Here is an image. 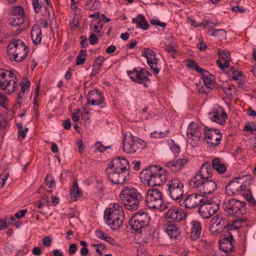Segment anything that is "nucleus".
I'll use <instances>...</instances> for the list:
<instances>
[{
    "label": "nucleus",
    "instance_id": "20e7f679",
    "mask_svg": "<svg viewBox=\"0 0 256 256\" xmlns=\"http://www.w3.org/2000/svg\"><path fill=\"white\" fill-rule=\"evenodd\" d=\"M7 48L9 59L16 62L23 60L27 56L29 50L28 47L20 39L11 41L8 44Z\"/></svg>",
    "mask_w": 256,
    "mask_h": 256
},
{
    "label": "nucleus",
    "instance_id": "5fc2aeb1",
    "mask_svg": "<svg viewBox=\"0 0 256 256\" xmlns=\"http://www.w3.org/2000/svg\"><path fill=\"white\" fill-rule=\"evenodd\" d=\"M218 225H211L210 228V230L211 234H213L214 235L218 234L221 232V230H220L218 228Z\"/></svg>",
    "mask_w": 256,
    "mask_h": 256
},
{
    "label": "nucleus",
    "instance_id": "09e8293b",
    "mask_svg": "<svg viewBox=\"0 0 256 256\" xmlns=\"http://www.w3.org/2000/svg\"><path fill=\"white\" fill-rule=\"evenodd\" d=\"M45 183L48 188H52L55 183V180L51 174L47 175L45 178Z\"/></svg>",
    "mask_w": 256,
    "mask_h": 256
},
{
    "label": "nucleus",
    "instance_id": "13d9d810",
    "mask_svg": "<svg viewBox=\"0 0 256 256\" xmlns=\"http://www.w3.org/2000/svg\"><path fill=\"white\" fill-rule=\"evenodd\" d=\"M78 250L77 245L76 244H72L69 246L68 252L70 254H74Z\"/></svg>",
    "mask_w": 256,
    "mask_h": 256
},
{
    "label": "nucleus",
    "instance_id": "0eeeda50",
    "mask_svg": "<svg viewBox=\"0 0 256 256\" xmlns=\"http://www.w3.org/2000/svg\"><path fill=\"white\" fill-rule=\"evenodd\" d=\"M16 79L12 71L0 69V87L6 94H10L14 92Z\"/></svg>",
    "mask_w": 256,
    "mask_h": 256
},
{
    "label": "nucleus",
    "instance_id": "7c9ffc66",
    "mask_svg": "<svg viewBox=\"0 0 256 256\" xmlns=\"http://www.w3.org/2000/svg\"><path fill=\"white\" fill-rule=\"evenodd\" d=\"M165 232L170 238H176L180 234L179 228L176 226V225H168Z\"/></svg>",
    "mask_w": 256,
    "mask_h": 256
},
{
    "label": "nucleus",
    "instance_id": "4c0bfd02",
    "mask_svg": "<svg viewBox=\"0 0 256 256\" xmlns=\"http://www.w3.org/2000/svg\"><path fill=\"white\" fill-rule=\"evenodd\" d=\"M168 144L170 149L174 154V155L175 157H176L177 156L180 152V147L179 146L176 145L174 141L172 140H168Z\"/></svg>",
    "mask_w": 256,
    "mask_h": 256
},
{
    "label": "nucleus",
    "instance_id": "dca6fc26",
    "mask_svg": "<svg viewBox=\"0 0 256 256\" xmlns=\"http://www.w3.org/2000/svg\"><path fill=\"white\" fill-rule=\"evenodd\" d=\"M219 206L218 202L208 200L200 206L198 212L202 218H208L218 211Z\"/></svg>",
    "mask_w": 256,
    "mask_h": 256
},
{
    "label": "nucleus",
    "instance_id": "774afa93",
    "mask_svg": "<svg viewBox=\"0 0 256 256\" xmlns=\"http://www.w3.org/2000/svg\"><path fill=\"white\" fill-rule=\"evenodd\" d=\"M198 50L200 51H202L206 50L207 47L206 44L204 43L202 40H199V44L197 46Z\"/></svg>",
    "mask_w": 256,
    "mask_h": 256
},
{
    "label": "nucleus",
    "instance_id": "69168bd1",
    "mask_svg": "<svg viewBox=\"0 0 256 256\" xmlns=\"http://www.w3.org/2000/svg\"><path fill=\"white\" fill-rule=\"evenodd\" d=\"M166 50L168 53H170V54H172V56L173 58H174V54H176V50L175 48H174V46H170L168 45H166Z\"/></svg>",
    "mask_w": 256,
    "mask_h": 256
},
{
    "label": "nucleus",
    "instance_id": "7ed1b4c3",
    "mask_svg": "<svg viewBox=\"0 0 256 256\" xmlns=\"http://www.w3.org/2000/svg\"><path fill=\"white\" fill-rule=\"evenodd\" d=\"M167 171L162 168L152 166L144 169L141 176L147 182L149 186H160L166 182Z\"/></svg>",
    "mask_w": 256,
    "mask_h": 256
},
{
    "label": "nucleus",
    "instance_id": "f03ea898",
    "mask_svg": "<svg viewBox=\"0 0 256 256\" xmlns=\"http://www.w3.org/2000/svg\"><path fill=\"white\" fill-rule=\"evenodd\" d=\"M119 198L126 208L132 211L137 210L142 200L141 193L131 186H124L120 191Z\"/></svg>",
    "mask_w": 256,
    "mask_h": 256
},
{
    "label": "nucleus",
    "instance_id": "a18cd8bd",
    "mask_svg": "<svg viewBox=\"0 0 256 256\" xmlns=\"http://www.w3.org/2000/svg\"><path fill=\"white\" fill-rule=\"evenodd\" d=\"M30 82L28 78H23L20 82V90L24 92L30 88Z\"/></svg>",
    "mask_w": 256,
    "mask_h": 256
},
{
    "label": "nucleus",
    "instance_id": "37998d69",
    "mask_svg": "<svg viewBox=\"0 0 256 256\" xmlns=\"http://www.w3.org/2000/svg\"><path fill=\"white\" fill-rule=\"evenodd\" d=\"M214 36H218L222 38H226V32L224 29H214L210 34Z\"/></svg>",
    "mask_w": 256,
    "mask_h": 256
},
{
    "label": "nucleus",
    "instance_id": "f704fd0d",
    "mask_svg": "<svg viewBox=\"0 0 256 256\" xmlns=\"http://www.w3.org/2000/svg\"><path fill=\"white\" fill-rule=\"evenodd\" d=\"M202 231L200 225H193L191 230L190 238L192 240H197L200 236Z\"/></svg>",
    "mask_w": 256,
    "mask_h": 256
},
{
    "label": "nucleus",
    "instance_id": "4468645a",
    "mask_svg": "<svg viewBox=\"0 0 256 256\" xmlns=\"http://www.w3.org/2000/svg\"><path fill=\"white\" fill-rule=\"evenodd\" d=\"M225 210L229 214L236 216L244 214L246 212L245 202L234 198L229 200L226 206Z\"/></svg>",
    "mask_w": 256,
    "mask_h": 256
},
{
    "label": "nucleus",
    "instance_id": "5701e85b",
    "mask_svg": "<svg viewBox=\"0 0 256 256\" xmlns=\"http://www.w3.org/2000/svg\"><path fill=\"white\" fill-rule=\"evenodd\" d=\"M204 198L202 194H192L187 196L184 200L183 204L188 208H191L199 206L203 202Z\"/></svg>",
    "mask_w": 256,
    "mask_h": 256
},
{
    "label": "nucleus",
    "instance_id": "8fccbe9b",
    "mask_svg": "<svg viewBox=\"0 0 256 256\" xmlns=\"http://www.w3.org/2000/svg\"><path fill=\"white\" fill-rule=\"evenodd\" d=\"M216 64L222 70H224L226 68H230V64L228 60H224L222 63V61L220 60H216Z\"/></svg>",
    "mask_w": 256,
    "mask_h": 256
},
{
    "label": "nucleus",
    "instance_id": "f8f14e48",
    "mask_svg": "<svg viewBox=\"0 0 256 256\" xmlns=\"http://www.w3.org/2000/svg\"><path fill=\"white\" fill-rule=\"evenodd\" d=\"M169 196L174 200L181 198L184 194V183L178 178H174L170 181L168 184Z\"/></svg>",
    "mask_w": 256,
    "mask_h": 256
},
{
    "label": "nucleus",
    "instance_id": "412c9836",
    "mask_svg": "<svg viewBox=\"0 0 256 256\" xmlns=\"http://www.w3.org/2000/svg\"><path fill=\"white\" fill-rule=\"evenodd\" d=\"M24 22V11L22 6L13 8L10 24L12 26H18Z\"/></svg>",
    "mask_w": 256,
    "mask_h": 256
},
{
    "label": "nucleus",
    "instance_id": "c9c22d12",
    "mask_svg": "<svg viewBox=\"0 0 256 256\" xmlns=\"http://www.w3.org/2000/svg\"><path fill=\"white\" fill-rule=\"evenodd\" d=\"M143 228L142 225H126V230L134 234H138L142 232Z\"/></svg>",
    "mask_w": 256,
    "mask_h": 256
},
{
    "label": "nucleus",
    "instance_id": "72a5a7b5",
    "mask_svg": "<svg viewBox=\"0 0 256 256\" xmlns=\"http://www.w3.org/2000/svg\"><path fill=\"white\" fill-rule=\"evenodd\" d=\"M95 234L98 238L104 240L110 244H113L114 242V240L113 238L105 234L102 230H96L95 231Z\"/></svg>",
    "mask_w": 256,
    "mask_h": 256
},
{
    "label": "nucleus",
    "instance_id": "e2e57ef3",
    "mask_svg": "<svg viewBox=\"0 0 256 256\" xmlns=\"http://www.w3.org/2000/svg\"><path fill=\"white\" fill-rule=\"evenodd\" d=\"M28 210L26 209L22 210L20 211H18L14 214L15 217H16L18 219L20 218H22L26 214V213Z\"/></svg>",
    "mask_w": 256,
    "mask_h": 256
},
{
    "label": "nucleus",
    "instance_id": "2eb2a0df",
    "mask_svg": "<svg viewBox=\"0 0 256 256\" xmlns=\"http://www.w3.org/2000/svg\"><path fill=\"white\" fill-rule=\"evenodd\" d=\"M204 138L210 148H215L220 143L222 134L217 129H208L204 132Z\"/></svg>",
    "mask_w": 256,
    "mask_h": 256
},
{
    "label": "nucleus",
    "instance_id": "a211bd4d",
    "mask_svg": "<svg viewBox=\"0 0 256 256\" xmlns=\"http://www.w3.org/2000/svg\"><path fill=\"white\" fill-rule=\"evenodd\" d=\"M234 242L235 240L231 233L222 234L219 239V248L226 253L230 252L234 250Z\"/></svg>",
    "mask_w": 256,
    "mask_h": 256
},
{
    "label": "nucleus",
    "instance_id": "b1692460",
    "mask_svg": "<svg viewBox=\"0 0 256 256\" xmlns=\"http://www.w3.org/2000/svg\"><path fill=\"white\" fill-rule=\"evenodd\" d=\"M87 104L92 106H98L104 102V96L100 91L98 90H91L88 94Z\"/></svg>",
    "mask_w": 256,
    "mask_h": 256
},
{
    "label": "nucleus",
    "instance_id": "6ab92c4d",
    "mask_svg": "<svg viewBox=\"0 0 256 256\" xmlns=\"http://www.w3.org/2000/svg\"><path fill=\"white\" fill-rule=\"evenodd\" d=\"M208 116L212 121L220 125H224L228 118L224 110L220 106L214 108L208 113Z\"/></svg>",
    "mask_w": 256,
    "mask_h": 256
},
{
    "label": "nucleus",
    "instance_id": "9d476101",
    "mask_svg": "<svg viewBox=\"0 0 256 256\" xmlns=\"http://www.w3.org/2000/svg\"><path fill=\"white\" fill-rule=\"evenodd\" d=\"M202 128L198 124L191 122L186 131L187 142L193 148L198 145L202 133Z\"/></svg>",
    "mask_w": 256,
    "mask_h": 256
},
{
    "label": "nucleus",
    "instance_id": "bb28decb",
    "mask_svg": "<svg viewBox=\"0 0 256 256\" xmlns=\"http://www.w3.org/2000/svg\"><path fill=\"white\" fill-rule=\"evenodd\" d=\"M150 217L147 213L138 212L133 214L129 220V224H148Z\"/></svg>",
    "mask_w": 256,
    "mask_h": 256
},
{
    "label": "nucleus",
    "instance_id": "603ef678",
    "mask_svg": "<svg viewBox=\"0 0 256 256\" xmlns=\"http://www.w3.org/2000/svg\"><path fill=\"white\" fill-rule=\"evenodd\" d=\"M168 133V131L166 130L165 132L154 131V132L150 134L151 137L154 138H164Z\"/></svg>",
    "mask_w": 256,
    "mask_h": 256
},
{
    "label": "nucleus",
    "instance_id": "ea45409f",
    "mask_svg": "<svg viewBox=\"0 0 256 256\" xmlns=\"http://www.w3.org/2000/svg\"><path fill=\"white\" fill-rule=\"evenodd\" d=\"M217 54L220 57L224 60L230 61L231 58L230 57V52L226 50L218 49L217 52Z\"/></svg>",
    "mask_w": 256,
    "mask_h": 256
},
{
    "label": "nucleus",
    "instance_id": "052dcab7",
    "mask_svg": "<svg viewBox=\"0 0 256 256\" xmlns=\"http://www.w3.org/2000/svg\"><path fill=\"white\" fill-rule=\"evenodd\" d=\"M197 65V63L193 60H186V66L187 67L194 70Z\"/></svg>",
    "mask_w": 256,
    "mask_h": 256
},
{
    "label": "nucleus",
    "instance_id": "4be33fe9",
    "mask_svg": "<svg viewBox=\"0 0 256 256\" xmlns=\"http://www.w3.org/2000/svg\"><path fill=\"white\" fill-rule=\"evenodd\" d=\"M106 168L116 171L130 170V166L126 158L119 157L112 160Z\"/></svg>",
    "mask_w": 256,
    "mask_h": 256
},
{
    "label": "nucleus",
    "instance_id": "680f3d73",
    "mask_svg": "<svg viewBox=\"0 0 256 256\" xmlns=\"http://www.w3.org/2000/svg\"><path fill=\"white\" fill-rule=\"evenodd\" d=\"M233 224L235 223H243V222H249V220L246 216H242L240 218H238L232 221Z\"/></svg>",
    "mask_w": 256,
    "mask_h": 256
},
{
    "label": "nucleus",
    "instance_id": "0e129e2a",
    "mask_svg": "<svg viewBox=\"0 0 256 256\" xmlns=\"http://www.w3.org/2000/svg\"><path fill=\"white\" fill-rule=\"evenodd\" d=\"M151 24L152 25H156L160 26L162 27H165L166 26V24L164 22H162L160 21L156 20V19H152L150 20Z\"/></svg>",
    "mask_w": 256,
    "mask_h": 256
},
{
    "label": "nucleus",
    "instance_id": "58836bf2",
    "mask_svg": "<svg viewBox=\"0 0 256 256\" xmlns=\"http://www.w3.org/2000/svg\"><path fill=\"white\" fill-rule=\"evenodd\" d=\"M243 195L247 200L248 202L252 205L256 206V200L254 199L252 195V192L248 189L247 190V188L246 190H243Z\"/></svg>",
    "mask_w": 256,
    "mask_h": 256
},
{
    "label": "nucleus",
    "instance_id": "393cba45",
    "mask_svg": "<svg viewBox=\"0 0 256 256\" xmlns=\"http://www.w3.org/2000/svg\"><path fill=\"white\" fill-rule=\"evenodd\" d=\"M202 80L204 86H202V89L199 90V92L201 93H209L214 83V76L209 74L208 72H206V74L202 76Z\"/></svg>",
    "mask_w": 256,
    "mask_h": 256
},
{
    "label": "nucleus",
    "instance_id": "e433bc0d",
    "mask_svg": "<svg viewBox=\"0 0 256 256\" xmlns=\"http://www.w3.org/2000/svg\"><path fill=\"white\" fill-rule=\"evenodd\" d=\"M226 217L224 214H218L212 219L211 224H224L226 222Z\"/></svg>",
    "mask_w": 256,
    "mask_h": 256
},
{
    "label": "nucleus",
    "instance_id": "cd10ccee",
    "mask_svg": "<svg viewBox=\"0 0 256 256\" xmlns=\"http://www.w3.org/2000/svg\"><path fill=\"white\" fill-rule=\"evenodd\" d=\"M30 36L34 44L38 45L40 43L42 38V32L38 24H35L32 26L30 32Z\"/></svg>",
    "mask_w": 256,
    "mask_h": 256
},
{
    "label": "nucleus",
    "instance_id": "338daca9",
    "mask_svg": "<svg viewBox=\"0 0 256 256\" xmlns=\"http://www.w3.org/2000/svg\"><path fill=\"white\" fill-rule=\"evenodd\" d=\"M24 92L22 90H20L18 96V102L19 105H20L23 102V99L24 96Z\"/></svg>",
    "mask_w": 256,
    "mask_h": 256
},
{
    "label": "nucleus",
    "instance_id": "39448f33",
    "mask_svg": "<svg viewBox=\"0 0 256 256\" xmlns=\"http://www.w3.org/2000/svg\"><path fill=\"white\" fill-rule=\"evenodd\" d=\"M146 147V143L139 138L133 136L130 132L124 134L122 150L126 153L134 154L140 152Z\"/></svg>",
    "mask_w": 256,
    "mask_h": 256
},
{
    "label": "nucleus",
    "instance_id": "9b49d317",
    "mask_svg": "<svg viewBox=\"0 0 256 256\" xmlns=\"http://www.w3.org/2000/svg\"><path fill=\"white\" fill-rule=\"evenodd\" d=\"M110 181L116 184H124L130 180V170L116 171L110 168L106 169Z\"/></svg>",
    "mask_w": 256,
    "mask_h": 256
},
{
    "label": "nucleus",
    "instance_id": "864d4df0",
    "mask_svg": "<svg viewBox=\"0 0 256 256\" xmlns=\"http://www.w3.org/2000/svg\"><path fill=\"white\" fill-rule=\"evenodd\" d=\"M88 40L90 44L94 45L98 42V40L94 33H91L88 37Z\"/></svg>",
    "mask_w": 256,
    "mask_h": 256
},
{
    "label": "nucleus",
    "instance_id": "ddd939ff",
    "mask_svg": "<svg viewBox=\"0 0 256 256\" xmlns=\"http://www.w3.org/2000/svg\"><path fill=\"white\" fill-rule=\"evenodd\" d=\"M128 74L133 82L143 84L145 86H148L150 83V74L142 68L140 70L134 68L132 71H128Z\"/></svg>",
    "mask_w": 256,
    "mask_h": 256
},
{
    "label": "nucleus",
    "instance_id": "c85d7f7f",
    "mask_svg": "<svg viewBox=\"0 0 256 256\" xmlns=\"http://www.w3.org/2000/svg\"><path fill=\"white\" fill-rule=\"evenodd\" d=\"M132 22L136 24L137 27L143 30H146L148 28V24L143 15L138 14L136 18L132 19Z\"/></svg>",
    "mask_w": 256,
    "mask_h": 256
},
{
    "label": "nucleus",
    "instance_id": "f3484780",
    "mask_svg": "<svg viewBox=\"0 0 256 256\" xmlns=\"http://www.w3.org/2000/svg\"><path fill=\"white\" fill-rule=\"evenodd\" d=\"M142 56L146 58L148 66L154 73L158 74L160 70V64H159V59L156 57V52L150 48H145L142 51Z\"/></svg>",
    "mask_w": 256,
    "mask_h": 256
},
{
    "label": "nucleus",
    "instance_id": "a19ab883",
    "mask_svg": "<svg viewBox=\"0 0 256 256\" xmlns=\"http://www.w3.org/2000/svg\"><path fill=\"white\" fill-rule=\"evenodd\" d=\"M86 55L87 52L86 50H80L76 58V64H84L85 62Z\"/></svg>",
    "mask_w": 256,
    "mask_h": 256
},
{
    "label": "nucleus",
    "instance_id": "6e6552de",
    "mask_svg": "<svg viewBox=\"0 0 256 256\" xmlns=\"http://www.w3.org/2000/svg\"><path fill=\"white\" fill-rule=\"evenodd\" d=\"M146 202L147 206L152 209L163 210L166 208L164 205H162L164 200L162 192L156 188H151L147 191Z\"/></svg>",
    "mask_w": 256,
    "mask_h": 256
},
{
    "label": "nucleus",
    "instance_id": "c756f323",
    "mask_svg": "<svg viewBox=\"0 0 256 256\" xmlns=\"http://www.w3.org/2000/svg\"><path fill=\"white\" fill-rule=\"evenodd\" d=\"M102 28V21L98 18L93 20L90 24L91 33L100 34Z\"/></svg>",
    "mask_w": 256,
    "mask_h": 256
},
{
    "label": "nucleus",
    "instance_id": "1a4fd4ad",
    "mask_svg": "<svg viewBox=\"0 0 256 256\" xmlns=\"http://www.w3.org/2000/svg\"><path fill=\"white\" fill-rule=\"evenodd\" d=\"M252 181L251 176L248 174L238 176L231 180L226 186L228 190L236 194L246 190Z\"/></svg>",
    "mask_w": 256,
    "mask_h": 256
},
{
    "label": "nucleus",
    "instance_id": "aec40b11",
    "mask_svg": "<svg viewBox=\"0 0 256 256\" xmlns=\"http://www.w3.org/2000/svg\"><path fill=\"white\" fill-rule=\"evenodd\" d=\"M186 214L178 208H169L165 214V218L169 222H178L186 217Z\"/></svg>",
    "mask_w": 256,
    "mask_h": 256
},
{
    "label": "nucleus",
    "instance_id": "f257e3e1",
    "mask_svg": "<svg viewBox=\"0 0 256 256\" xmlns=\"http://www.w3.org/2000/svg\"><path fill=\"white\" fill-rule=\"evenodd\" d=\"M212 174L210 162H206L190 179V186L202 194L212 192L217 188V184L216 181L212 180Z\"/></svg>",
    "mask_w": 256,
    "mask_h": 256
},
{
    "label": "nucleus",
    "instance_id": "423d86ee",
    "mask_svg": "<svg viewBox=\"0 0 256 256\" xmlns=\"http://www.w3.org/2000/svg\"><path fill=\"white\" fill-rule=\"evenodd\" d=\"M104 217L107 224H122L124 218L122 207L118 203H111Z\"/></svg>",
    "mask_w": 256,
    "mask_h": 256
},
{
    "label": "nucleus",
    "instance_id": "4d7b16f0",
    "mask_svg": "<svg viewBox=\"0 0 256 256\" xmlns=\"http://www.w3.org/2000/svg\"><path fill=\"white\" fill-rule=\"evenodd\" d=\"M222 89L224 93L226 94L232 95L231 90L232 88L228 84H223L222 86Z\"/></svg>",
    "mask_w": 256,
    "mask_h": 256
},
{
    "label": "nucleus",
    "instance_id": "6e6d98bb",
    "mask_svg": "<svg viewBox=\"0 0 256 256\" xmlns=\"http://www.w3.org/2000/svg\"><path fill=\"white\" fill-rule=\"evenodd\" d=\"M32 6L36 13H38L42 8V5L40 4L39 0H32Z\"/></svg>",
    "mask_w": 256,
    "mask_h": 256
},
{
    "label": "nucleus",
    "instance_id": "bf43d9fd",
    "mask_svg": "<svg viewBox=\"0 0 256 256\" xmlns=\"http://www.w3.org/2000/svg\"><path fill=\"white\" fill-rule=\"evenodd\" d=\"M105 60V58L102 56H98L94 61L95 64L99 68H101L102 66V63Z\"/></svg>",
    "mask_w": 256,
    "mask_h": 256
},
{
    "label": "nucleus",
    "instance_id": "49530a36",
    "mask_svg": "<svg viewBox=\"0 0 256 256\" xmlns=\"http://www.w3.org/2000/svg\"><path fill=\"white\" fill-rule=\"evenodd\" d=\"M95 148L96 150L102 152L106 150L108 148H111V146H104L100 142H96L94 144Z\"/></svg>",
    "mask_w": 256,
    "mask_h": 256
},
{
    "label": "nucleus",
    "instance_id": "473e14b6",
    "mask_svg": "<svg viewBox=\"0 0 256 256\" xmlns=\"http://www.w3.org/2000/svg\"><path fill=\"white\" fill-rule=\"evenodd\" d=\"M212 168L216 170L219 174L224 173L226 170V166L220 162V159L219 158H214L212 161Z\"/></svg>",
    "mask_w": 256,
    "mask_h": 256
},
{
    "label": "nucleus",
    "instance_id": "79ce46f5",
    "mask_svg": "<svg viewBox=\"0 0 256 256\" xmlns=\"http://www.w3.org/2000/svg\"><path fill=\"white\" fill-rule=\"evenodd\" d=\"M17 222L14 216H6L0 218V224H13L14 223L17 224Z\"/></svg>",
    "mask_w": 256,
    "mask_h": 256
},
{
    "label": "nucleus",
    "instance_id": "de8ad7c7",
    "mask_svg": "<svg viewBox=\"0 0 256 256\" xmlns=\"http://www.w3.org/2000/svg\"><path fill=\"white\" fill-rule=\"evenodd\" d=\"M9 177V174L7 172H2L0 176V187L2 188L6 184V180Z\"/></svg>",
    "mask_w": 256,
    "mask_h": 256
},
{
    "label": "nucleus",
    "instance_id": "a878e982",
    "mask_svg": "<svg viewBox=\"0 0 256 256\" xmlns=\"http://www.w3.org/2000/svg\"><path fill=\"white\" fill-rule=\"evenodd\" d=\"M188 160L187 157H184L182 158L168 162L164 164V166L172 172H176L180 170L187 163Z\"/></svg>",
    "mask_w": 256,
    "mask_h": 256
},
{
    "label": "nucleus",
    "instance_id": "2f4dec72",
    "mask_svg": "<svg viewBox=\"0 0 256 256\" xmlns=\"http://www.w3.org/2000/svg\"><path fill=\"white\" fill-rule=\"evenodd\" d=\"M70 196L72 200H76V198L80 197L82 194V192L78 188V183L76 180H74L72 187L70 188Z\"/></svg>",
    "mask_w": 256,
    "mask_h": 256
},
{
    "label": "nucleus",
    "instance_id": "3c124183",
    "mask_svg": "<svg viewBox=\"0 0 256 256\" xmlns=\"http://www.w3.org/2000/svg\"><path fill=\"white\" fill-rule=\"evenodd\" d=\"M244 130L246 131H250L252 134H256V124H246Z\"/></svg>",
    "mask_w": 256,
    "mask_h": 256
},
{
    "label": "nucleus",
    "instance_id": "c03bdc74",
    "mask_svg": "<svg viewBox=\"0 0 256 256\" xmlns=\"http://www.w3.org/2000/svg\"><path fill=\"white\" fill-rule=\"evenodd\" d=\"M230 70L232 71V79L234 80H239L240 78L241 77L242 75V71L234 70L233 66L230 67Z\"/></svg>",
    "mask_w": 256,
    "mask_h": 256
}]
</instances>
